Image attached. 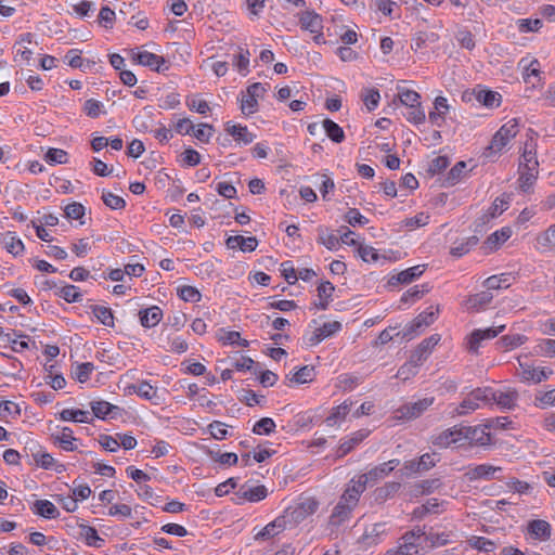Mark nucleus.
<instances>
[{"instance_id": "obj_1", "label": "nucleus", "mask_w": 555, "mask_h": 555, "mask_svg": "<svg viewBox=\"0 0 555 555\" xmlns=\"http://www.w3.org/2000/svg\"><path fill=\"white\" fill-rule=\"evenodd\" d=\"M425 531L421 527L406 531L398 541V545L389 548L385 555H421V539Z\"/></svg>"}, {"instance_id": "obj_2", "label": "nucleus", "mask_w": 555, "mask_h": 555, "mask_svg": "<svg viewBox=\"0 0 555 555\" xmlns=\"http://www.w3.org/2000/svg\"><path fill=\"white\" fill-rule=\"evenodd\" d=\"M319 507L318 501L308 498L300 503L286 508L283 513V518L287 527H295L313 515Z\"/></svg>"}, {"instance_id": "obj_3", "label": "nucleus", "mask_w": 555, "mask_h": 555, "mask_svg": "<svg viewBox=\"0 0 555 555\" xmlns=\"http://www.w3.org/2000/svg\"><path fill=\"white\" fill-rule=\"evenodd\" d=\"M518 131V120L516 118L505 122L493 135L485 155L489 157L492 153H500L517 135Z\"/></svg>"}, {"instance_id": "obj_4", "label": "nucleus", "mask_w": 555, "mask_h": 555, "mask_svg": "<svg viewBox=\"0 0 555 555\" xmlns=\"http://www.w3.org/2000/svg\"><path fill=\"white\" fill-rule=\"evenodd\" d=\"M491 388H476L463 399V401L455 408L454 412L457 415H465L479 409L482 404L490 403Z\"/></svg>"}, {"instance_id": "obj_5", "label": "nucleus", "mask_w": 555, "mask_h": 555, "mask_svg": "<svg viewBox=\"0 0 555 555\" xmlns=\"http://www.w3.org/2000/svg\"><path fill=\"white\" fill-rule=\"evenodd\" d=\"M266 88L260 82L250 85L241 98V111L244 115L249 116L258 111V100L263 96Z\"/></svg>"}, {"instance_id": "obj_6", "label": "nucleus", "mask_w": 555, "mask_h": 555, "mask_svg": "<svg viewBox=\"0 0 555 555\" xmlns=\"http://www.w3.org/2000/svg\"><path fill=\"white\" fill-rule=\"evenodd\" d=\"M435 401L434 397H426L415 402H409L396 410L398 420L411 421L420 417Z\"/></svg>"}, {"instance_id": "obj_7", "label": "nucleus", "mask_w": 555, "mask_h": 555, "mask_svg": "<svg viewBox=\"0 0 555 555\" xmlns=\"http://www.w3.org/2000/svg\"><path fill=\"white\" fill-rule=\"evenodd\" d=\"M430 442L439 449H447L453 444H464L462 425H455L439 434L433 435L430 437Z\"/></svg>"}, {"instance_id": "obj_8", "label": "nucleus", "mask_w": 555, "mask_h": 555, "mask_svg": "<svg viewBox=\"0 0 555 555\" xmlns=\"http://www.w3.org/2000/svg\"><path fill=\"white\" fill-rule=\"evenodd\" d=\"M488 425L463 426V442L470 446L486 447L491 443V434Z\"/></svg>"}, {"instance_id": "obj_9", "label": "nucleus", "mask_w": 555, "mask_h": 555, "mask_svg": "<svg viewBox=\"0 0 555 555\" xmlns=\"http://www.w3.org/2000/svg\"><path fill=\"white\" fill-rule=\"evenodd\" d=\"M131 56L132 60L138 64L150 67L152 70H155L157 73H164L169 68L167 61L163 56L154 54L146 50H132Z\"/></svg>"}, {"instance_id": "obj_10", "label": "nucleus", "mask_w": 555, "mask_h": 555, "mask_svg": "<svg viewBox=\"0 0 555 555\" xmlns=\"http://www.w3.org/2000/svg\"><path fill=\"white\" fill-rule=\"evenodd\" d=\"M299 22L302 29L313 35V40L315 43L320 44L325 42L322 33L323 21L321 15L313 11H305L300 13Z\"/></svg>"}, {"instance_id": "obj_11", "label": "nucleus", "mask_w": 555, "mask_h": 555, "mask_svg": "<svg viewBox=\"0 0 555 555\" xmlns=\"http://www.w3.org/2000/svg\"><path fill=\"white\" fill-rule=\"evenodd\" d=\"M388 534V524L385 521L376 522L365 527L359 542L364 547H372L379 544Z\"/></svg>"}, {"instance_id": "obj_12", "label": "nucleus", "mask_w": 555, "mask_h": 555, "mask_svg": "<svg viewBox=\"0 0 555 555\" xmlns=\"http://www.w3.org/2000/svg\"><path fill=\"white\" fill-rule=\"evenodd\" d=\"M438 313V309L426 310L420 313L410 324L404 327L402 337L403 338H413L420 328L426 327L434 323Z\"/></svg>"}, {"instance_id": "obj_13", "label": "nucleus", "mask_w": 555, "mask_h": 555, "mask_svg": "<svg viewBox=\"0 0 555 555\" xmlns=\"http://www.w3.org/2000/svg\"><path fill=\"white\" fill-rule=\"evenodd\" d=\"M526 532L531 539L545 542L551 539L552 526L544 519H532L528 521Z\"/></svg>"}, {"instance_id": "obj_14", "label": "nucleus", "mask_w": 555, "mask_h": 555, "mask_svg": "<svg viewBox=\"0 0 555 555\" xmlns=\"http://www.w3.org/2000/svg\"><path fill=\"white\" fill-rule=\"evenodd\" d=\"M535 132L530 130L527 141L524 144L522 154L519 162V167H529L533 169L539 168L537 158V142L534 140Z\"/></svg>"}, {"instance_id": "obj_15", "label": "nucleus", "mask_w": 555, "mask_h": 555, "mask_svg": "<svg viewBox=\"0 0 555 555\" xmlns=\"http://www.w3.org/2000/svg\"><path fill=\"white\" fill-rule=\"evenodd\" d=\"M501 472L502 467L500 466H494L491 464H480L469 468L465 476L469 481H475L478 479L491 480L500 479V477L496 476V474Z\"/></svg>"}, {"instance_id": "obj_16", "label": "nucleus", "mask_w": 555, "mask_h": 555, "mask_svg": "<svg viewBox=\"0 0 555 555\" xmlns=\"http://www.w3.org/2000/svg\"><path fill=\"white\" fill-rule=\"evenodd\" d=\"M399 464H400L399 460H397V459L390 460L388 462H385L383 464H379V465L373 467L367 473L362 474L361 478H365V482L367 485L375 483L378 480L387 477Z\"/></svg>"}, {"instance_id": "obj_17", "label": "nucleus", "mask_w": 555, "mask_h": 555, "mask_svg": "<svg viewBox=\"0 0 555 555\" xmlns=\"http://www.w3.org/2000/svg\"><path fill=\"white\" fill-rule=\"evenodd\" d=\"M366 486L365 478H361V475H359L350 480L341 498L357 506L359 498L365 491Z\"/></svg>"}, {"instance_id": "obj_18", "label": "nucleus", "mask_w": 555, "mask_h": 555, "mask_svg": "<svg viewBox=\"0 0 555 555\" xmlns=\"http://www.w3.org/2000/svg\"><path fill=\"white\" fill-rule=\"evenodd\" d=\"M369 436V430L360 429L352 433L349 437L341 440L336 451L337 457H343L351 452L359 443H361Z\"/></svg>"}, {"instance_id": "obj_19", "label": "nucleus", "mask_w": 555, "mask_h": 555, "mask_svg": "<svg viewBox=\"0 0 555 555\" xmlns=\"http://www.w3.org/2000/svg\"><path fill=\"white\" fill-rule=\"evenodd\" d=\"M268 495V490L264 486H256L245 488L242 487L236 493V503L242 504L245 501L259 502Z\"/></svg>"}, {"instance_id": "obj_20", "label": "nucleus", "mask_w": 555, "mask_h": 555, "mask_svg": "<svg viewBox=\"0 0 555 555\" xmlns=\"http://www.w3.org/2000/svg\"><path fill=\"white\" fill-rule=\"evenodd\" d=\"M450 111L447 98L439 95L434 101V111L429 112V121L437 127H441L446 120V115Z\"/></svg>"}, {"instance_id": "obj_21", "label": "nucleus", "mask_w": 555, "mask_h": 555, "mask_svg": "<svg viewBox=\"0 0 555 555\" xmlns=\"http://www.w3.org/2000/svg\"><path fill=\"white\" fill-rule=\"evenodd\" d=\"M518 175L517 182L519 190L524 193H531L539 177V168L533 169L518 166Z\"/></svg>"}, {"instance_id": "obj_22", "label": "nucleus", "mask_w": 555, "mask_h": 555, "mask_svg": "<svg viewBox=\"0 0 555 555\" xmlns=\"http://www.w3.org/2000/svg\"><path fill=\"white\" fill-rule=\"evenodd\" d=\"M92 413L101 420L115 418L120 413V409L104 400L92 401L90 403Z\"/></svg>"}, {"instance_id": "obj_23", "label": "nucleus", "mask_w": 555, "mask_h": 555, "mask_svg": "<svg viewBox=\"0 0 555 555\" xmlns=\"http://www.w3.org/2000/svg\"><path fill=\"white\" fill-rule=\"evenodd\" d=\"M0 243L14 257L22 255L24 251V243L14 232L8 231L1 234Z\"/></svg>"}, {"instance_id": "obj_24", "label": "nucleus", "mask_w": 555, "mask_h": 555, "mask_svg": "<svg viewBox=\"0 0 555 555\" xmlns=\"http://www.w3.org/2000/svg\"><path fill=\"white\" fill-rule=\"evenodd\" d=\"M425 271V264H417L411 268H408L398 274L393 275L389 280V284H409L413 282L415 279L421 276Z\"/></svg>"}, {"instance_id": "obj_25", "label": "nucleus", "mask_w": 555, "mask_h": 555, "mask_svg": "<svg viewBox=\"0 0 555 555\" xmlns=\"http://www.w3.org/2000/svg\"><path fill=\"white\" fill-rule=\"evenodd\" d=\"M225 245L230 249L240 248L242 251H254L258 246V241L254 236L244 237L242 235L229 236Z\"/></svg>"}, {"instance_id": "obj_26", "label": "nucleus", "mask_w": 555, "mask_h": 555, "mask_svg": "<svg viewBox=\"0 0 555 555\" xmlns=\"http://www.w3.org/2000/svg\"><path fill=\"white\" fill-rule=\"evenodd\" d=\"M518 393L515 390L494 391L491 389L490 403L495 402L502 409L511 410L516 405Z\"/></svg>"}, {"instance_id": "obj_27", "label": "nucleus", "mask_w": 555, "mask_h": 555, "mask_svg": "<svg viewBox=\"0 0 555 555\" xmlns=\"http://www.w3.org/2000/svg\"><path fill=\"white\" fill-rule=\"evenodd\" d=\"M352 404V401L346 400L341 404L333 408L331 414L325 420V424L330 427L339 425L350 413Z\"/></svg>"}, {"instance_id": "obj_28", "label": "nucleus", "mask_w": 555, "mask_h": 555, "mask_svg": "<svg viewBox=\"0 0 555 555\" xmlns=\"http://www.w3.org/2000/svg\"><path fill=\"white\" fill-rule=\"evenodd\" d=\"M287 528V525L283 518V516L276 517L273 521L269 522L264 526L255 537L256 540H266L273 538L284 531Z\"/></svg>"}, {"instance_id": "obj_29", "label": "nucleus", "mask_w": 555, "mask_h": 555, "mask_svg": "<svg viewBox=\"0 0 555 555\" xmlns=\"http://www.w3.org/2000/svg\"><path fill=\"white\" fill-rule=\"evenodd\" d=\"M140 323L143 327L151 328L156 326L163 319V311L157 306L142 309L139 312Z\"/></svg>"}, {"instance_id": "obj_30", "label": "nucleus", "mask_w": 555, "mask_h": 555, "mask_svg": "<svg viewBox=\"0 0 555 555\" xmlns=\"http://www.w3.org/2000/svg\"><path fill=\"white\" fill-rule=\"evenodd\" d=\"M354 507L356 505L351 504L350 502H346L343 498H340L331 515V522L335 526H339L341 522L349 518Z\"/></svg>"}, {"instance_id": "obj_31", "label": "nucleus", "mask_w": 555, "mask_h": 555, "mask_svg": "<svg viewBox=\"0 0 555 555\" xmlns=\"http://www.w3.org/2000/svg\"><path fill=\"white\" fill-rule=\"evenodd\" d=\"M440 335L434 334L430 337L424 339L417 348L412 353L417 360H420L422 363L428 358V356L431 353L435 346L439 343Z\"/></svg>"}, {"instance_id": "obj_32", "label": "nucleus", "mask_w": 555, "mask_h": 555, "mask_svg": "<svg viewBox=\"0 0 555 555\" xmlns=\"http://www.w3.org/2000/svg\"><path fill=\"white\" fill-rule=\"evenodd\" d=\"M225 130L240 144H249L256 138L246 126L228 124Z\"/></svg>"}, {"instance_id": "obj_33", "label": "nucleus", "mask_w": 555, "mask_h": 555, "mask_svg": "<svg viewBox=\"0 0 555 555\" xmlns=\"http://www.w3.org/2000/svg\"><path fill=\"white\" fill-rule=\"evenodd\" d=\"M493 295L491 292L485 291L470 296L466 301L465 306L469 310L479 311L491 302Z\"/></svg>"}, {"instance_id": "obj_34", "label": "nucleus", "mask_w": 555, "mask_h": 555, "mask_svg": "<svg viewBox=\"0 0 555 555\" xmlns=\"http://www.w3.org/2000/svg\"><path fill=\"white\" fill-rule=\"evenodd\" d=\"M334 291L335 287L331 282H322L318 287V296L320 300L314 302V307L319 310L327 309Z\"/></svg>"}, {"instance_id": "obj_35", "label": "nucleus", "mask_w": 555, "mask_h": 555, "mask_svg": "<svg viewBox=\"0 0 555 555\" xmlns=\"http://www.w3.org/2000/svg\"><path fill=\"white\" fill-rule=\"evenodd\" d=\"M511 235L512 229L509 227H504L501 230L495 231L485 242L486 248L490 250L499 248L503 243H505L511 237Z\"/></svg>"}, {"instance_id": "obj_36", "label": "nucleus", "mask_w": 555, "mask_h": 555, "mask_svg": "<svg viewBox=\"0 0 555 555\" xmlns=\"http://www.w3.org/2000/svg\"><path fill=\"white\" fill-rule=\"evenodd\" d=\"M34 512L35 514L49 519L56 518L60 515L56 506L49 500L36 501L34 504Z\"/></svg>"}, {"instance_id": "obj_37", "label": "nucleus", "mask_w": 555, "mask_h": 555, "mask_svg": "<svg viewBox=\"0 0 555 555\" xmlns=\"http://www.w3.org/2000/svg\"><path fill=\"white\" fill-rule=\"evenodd\" d=\"M421 365L422 362L412 354L410 360L399 367L396 377L405 382L417 374Z\"/></svg>"}, {"instance_id": "obj_38", "label": "nucleus", "mask_w": 555, "mask_h": 555, "mask_svg": "<svg viewBox=\"0 0 555 555\" xmlns=\"http://www.w3.org/2000/svg\"><path fill=\"white\" fill-rule=\"evenodd\" d=\"M60 418L64 422L90 423L91 414L83 410L64 409L60 413Z\"/></svg>"}, {"instance_id": "obj_39", "label": "nucleus", "mask_w": 555, "mask_h": 555, "mask_svg": "<svg viewBox=\"0 0 555 555\" xmlns=\"http://www.w3.org/2000/svg\"><path fill=\"white\" fill-rule=\"evenodd\" d=\"M322 128L326 135L335 143H340L345 139V132L343 128L330 118H325L322 121Z\"/></svg>"}, {"instance_id": "obj_40", "label": "nucleus", "mask_w": 555, "mask_h": 555, "mask_svg": "<svg viewBox=\"0 0 555 555\" xmlns=\"http://www.w3.org/2000/svg\"><path fill=\"white\" fill-rule=\"evenodd\" d=\"M439 35L435 31H420L412 39V49L418 50L428 44L438 42Z\"/></svg>"}, {"instance_id": "obj_41", "label": "nucleus", "mask_w": 555, "mask_h": 555, "mask_svg": "<svg viewBox=\"0 0 555 555\" xmlns=\"http://www.w3.org/2000/svg\"><path fill=\"white\" fill-rule=\"evenodd\" d=\"M478 243L477 236H469L460 242H455L450 249V254L454 257H462L466 255Z\"/></svg>"}, {"instance_id": "obj_42", "label": "nucleus", "mask_w": 555, "mask_h": 555, "mask_svg": "<svg viewBox=\"0 0 555 555\" xmlns=\"http://www.w3.org/2000/svg\"><path fill=\"white\" fill-rule=\"evenodd\" d=\"M467 167V164L463 160L456 163L448 172L444 184L447 186L455 185L457 182L462 180V178L465 176V169Z\"/></svg>"}, {"instance_id": "obj_43", "label": "nucleus", "mask_w": 555, "mask_h": 555, "mask_svg": "<svg viewBox=\"0 0 555 555\" xmlns=\"http://www.w3.org/2000/svg\"><path fill=\"white\" fill-rule=\"evenodd\" d=\"M133 392L146 400H157V388L143 380L130 387Z\"/></svg>"}, {"instance_id": "obj_44", "label": "nucleus", "mask_w": 555, "mask_h": 555, "mask_svg": "<svg viewBox=\"0 0 555 555\" xmlns=\"http://www.w3.org/2000/svg\"><path fill=\"white\" fill-rule=\"evenodd\" d=\"M319 243L324 245L330 250H335L340 244V236L334 232H330L324 229H319Z\"/></svg>"}, {"instance_id": "obj_45", "label": "nucleus", "mask_w": 555, "mask_h": 555, "mask_svg": "<svg viewBox=\"0 0 555 555\" xmlns=\"http://www.w3.org/2000/svg\"><path fill=\"white\" fill-rule=\"evenodd\" d=\"M94 371V364L91 362H85L77 364L73 371L72 376L74 379L78 380L79 383H86L89 378L92 372Z\"/></svg>"}, {"instance_id": "obj_46", "label": "nucleus", "mask_w": 555, "mask_h": 555, "mask_svg": "<svg viewBox=\"0 0 555 555\" xmlns=\"http://www.w3.org/2000/svg\"><path fill=\"white\" fill-rule=\"evenodd\" d=\"M516 26L519 33H537L539 31L543 23L540 18H519L516 21Z\"/></svg>"}, {"instance_id": "obj_47", "label": "nucleus", "mask_w": 555, "mask_h": 555, "mask_svg": "<svg viewBox=\"0 0 555 555\" xmlns=\"http://www.w3.org/2000/svg\"><path fill=\"white\" fill-rule=\"evenodd\" d=\"M440 502L438 499H429L425 504L416 507L413 512L415 518H424L427 514L439 513Z\"/></svg>"}, {"instance_id": "obj_48", "label": "nucleus", "mask_w": 555, "mask_h": 555, "mask_svg": "<svg viewBox=\"0 0 555 555\" xmlns=\"http://www.w3.org/2000/svg\"><path fill=\"white\" fill-rule=\"evenodd\" d=\"M398 99L406 107L421 104V95L416 91L405 88H398Z\"/></svg>"}, {"instance_id": "obj_49", "label": "nucleus", "mask_w": 555, "mask_h": 555, "mask_svg": "<svg viewBox=\"0 0 555 555\" xmlns=\"http://www.w3.org/2000/svg\"><path fill=\"white\" fill-rule=\"evenodd\" d=\"M219 340L224 345H238L243 347L248 346V341L246 339L241 338V334L236 331H225L220 330Z\"/></svg>"}, {"instance_id": "obj_50", "label": "nucleus", "mask_w": 555, "mask_h": 555, "mask_svg": "<svg viewBox=\"0 0 555 555\" xmlns=\"http://www.w3.org/2000/svg\"><path fill=\"white\" fill-rule=\"evenodd\" d=\"M92 312L101 324L107 327L114 326V315L109 308L103 306H93Z\"/></svg>"}, {"instance_id": "obj_51", "label": "nucleus", "mask_w": 555, "mask_h": 555, "mask_svg": "<svg viewBox=\"0 0 555 555\" xmlns=\"http://www.w3.org/2000/svg\"><path fill=\"white\" fill-rule=\"evenodd\" d=\"M186 106L189 109L196 112L201 115H206L210 111L208 102L203 100L199 95H191L186 98Z\"/></svg>"}, {"instance_id": "obj_52", "label": "nucleus", "mask_w": 555, "mask_h": 555, "mask_svg": "<svg viewBox=\"0 0 555 555\" xmlns=\"http://www.w3.org/2000/svg\"><path fill=\"white\" fill-rule=\"evenodd\" d=\"M477 100L485 106L496 107L501 103V94L491 90H481L477 94Z\"/></svg>"}, {"instance_id": "obj_53", "label": "nucleus", "mask_w": 555, "mask_h": 555, "mask_svg": "<svg viewBox=\"0 0 555 555\" xmlns=\"http://www.w3.org/2000/svg\"><path fill=\"white\" fill-rule=\"evenodd\" d=\"M469 545L479 552H493L496 548L495 542L483 537H473L468 540Z\"/></svg>"}, {"instance_id": "obj_54", "label": "nucleus", "mask_w": 555, "mask_h": 555, "mask_svg": "<svg viewBox=\"0 0 555 555\" xmlns=\"http://www.w3.org/2000/svg\"><path fill=\"white\" fill-rule=\"evenodd\" d=\"M314 378V367L305 365L296 371L289 378L291 382L296 384H306L312 382Z\"/></svg>"}, {"instance_id": "obj_55", "label": "nucleus", "mask_w": 555, "mask_h": 555, "mask_svg": "<svg viewBox=\"0 0 555 555\" xmlns=\"http://www.w3.org/2000/svg\"><path fill=\"white\" fill-rule=\"evenodd\" d=\"M249 56L250 53L248 50L238 48V54L234 55L233 57V65L243 75H245L248 72Z\"/></svg>"}, {"instance_id": "obj_56", "label": "nucleus", "mask_w": 555, "mask_h": 555, "mask_svg": "<svg viewBox=\"0 0 555 555\" xmlns=\"http://www.w3.org/2000/svg\"><path fill=\"white\" fill-rule=\"evenodd\" d=\"M449 165V158L447 156L439 155L429 162L427 171L430 176H436L446 170Z\"/></svg>"}, {"instance_id": "obj_57", "label": "nucleus", "mask_w": 555, "mask_h": 555, "mask_svg": "<svg viewBox=\"0 0 555 555\" xmlns=\"http://www.w3.org/2000/svg\"><path fill=\"white\" fill-rule=\"evenodd\" d=\"M60 446L65 451H74L76 449L74 441L76 438L73 436V430L69 427H64L61 435L56 436Z\"/></svg>"}, {"instance_id": "obj_58", "label": "nucleus", "mask_w": 555, "mask_h": 555, "mask_svg": "<svg viewBox=\"0 0 555 555\" xmlns=\"http://www.w3.org/2000/svg\"><path fill=\"white\" fill-rule=\"evenodd\" d=\"M518 366L519 367L517 369V374L520 377V379L526 383L535 384L538 369L526 363H522L520 360H518Z\"/></svg>"}, {"instance_id": "obj_59", "label": "nucleus", "mask_w": 555, "mask_h": 555, "mask_svg": "<svg viewBox=\"0 0 555 555\" xmlns=\"http://www.w3.org/2000/svg\"><path fill=\"white\" fill-rule=\"evenodd\" d=\"M274 429V421L271 417H262L254 425L253 433L256 435H270Z\"/></svg>"}, {"instance_id": "obj_60", "label": "nucleus", "mask_w": 555, "mask_h": 555, "mask_svg": "<svg viewBox=\"0 0 555 555\" xmlns=\"http://www.w3.org/2000/svg\"><path fill=\"white\" fill-rule=\"evenodd\" d=\"M508 281H509L508 274H502L500 276L492 275L483 282V285L487 288V291L490 292L492 289H500L502 287H508L509 286Z\"/></svg>"}, {"instance_id": "obj_61", "label": "nucleus", "mask_w": 555, "mask_h": 555, "mask_svg": "<svg viewBox=\"0 0 555 555\" xmlns=\"http://www.w3.org/2000/svg\"><path fill=\"white\" fill-rule=\"evenodd\" d=\"M102 201L107 207L114 210L122 209L126 206V202L122 197L108 191H103Z\"/></svg>"}, {"instance_id": "obj_62", "label": "nucleus", "mask_w": 555, "mask_h": 555, "mask_svg": "<svg viewBox=\"0 0 555 555\" xmlns=\"http://www.w3.org/2000/svg\"><path fill=\"white\" fill-rule=\"evenodd\" d=\"M405 118L408 121H410L414 125H420L426 120V114H425V111L422 107V105L418 104V105L408 107V113L405 115Z\"/></svg>"}, {"instance_id": "obj_63", "label": "nucleus", "mask_w": 555, "mask_h": 555, "mask_svg": "<svg viewBox=\"0 0 555 555\" xmlns=\"http://www.w3.org/2000/svg\"><path fill=\"white\" fill-rule=\"evenodd\" d=\"M362 100L369 111H374L380 100L379 91L375 88L365 89Z\"/></svg>"}, {"instance_id": "obj_64", "label": "nucleus", "mask_w": 555, "mask_h": 555, "mask_svg": "<svg viewBox=\"0 0 555 555\" xmlns=\"http://www.w3.org/2000/svg\"><path fill=\"white\" fill-rule=\"evenodd\" d=\"M538 246L550 247L555 245V223L535 237Z\"/></svg>"}]
</instances>
